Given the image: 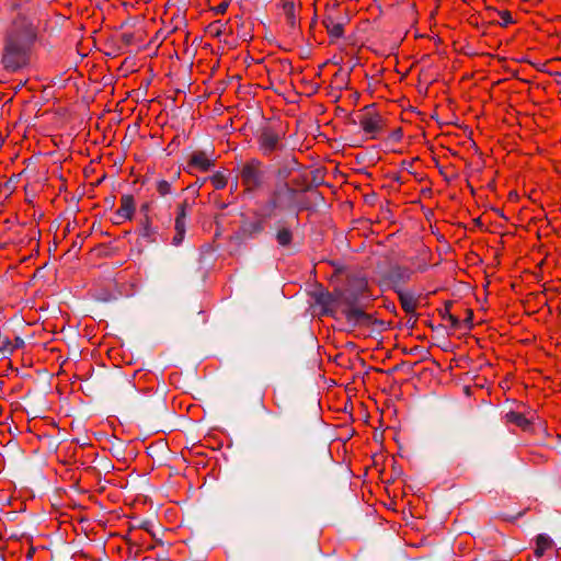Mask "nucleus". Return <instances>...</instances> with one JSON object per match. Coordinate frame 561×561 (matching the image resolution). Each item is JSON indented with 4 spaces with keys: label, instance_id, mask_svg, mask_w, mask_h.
<instances>
[{
    "label": "nucleus",
    "instance_id": "37",
    "mask_svg": "<svg viewBox=\"0 0 561 561\" xmlns=\"http://www.w3.org/2000/svg\"><path fill=\"white\" fill-rule=\"evenodd\" d=\"M152 526H153V523L151 520H142L140 524H139V528L141 529H145L146 531L150 533L152 536H154V534L152 533Z\"/></svg>",
    "mask_w": 561,
    "mask_h": 561
},
{
    "label": "nucleus",
    "instance_id": "31",
    "mask_svg": "<svg viewBox=\"0 0 561 561\" xmlns=\"http://www.w3.org/2000/svg\"><path fill=\"white\" fill-rule=\"evenodd\" d=\"M462 325L468 330L473 328V311L471 309L466 310V318L462 321Z\"/></svg>",
    "mask_w": 561,
    "mask_h": 561
},
{
    "label": "nucleus",
    "instance_id": "42",
    "mask_svg": "<svg viewBox=\"0 0 561 561\" xmlns=\"http://www.w3.org/2000/svg\"><path fill=\"white\" fill-rule=\"evenodd\" d=\"M318 170L312 172V182L310 183L312 184V187L318 186L322 183L321 179L318 176Z\"/></svg>",
    "mask_w": 561,
    "mask_h": 561
},
{
    "label": "nucleus",
    "instance_id": "39",
    "mask_svg": "<svg viewBox=\"0 0 561 561\" xmlns=\"http://www.w3.org/2000/svg\"><path fill=\"white\" fill-rule=\"evenodd\" d=\"M184 236H185V232H180V231H175V234L173 237V240H172V243L174 245H180L181 242L183 241L184 239Z\"/></svg>",
    "mask_w": 561,
    "mask_h": 561
},
{
    "label": "nucleus",
    "instance_id": "47",
    "mask_svg": "<svg viewBox=\"0 0 561 561\" xmlns=\"http://www.w3.org/2000/svg\"><path fill=\"white\" fill-rule=\"evenodd\" d=\"M336 21H344V25L350 22V16L345 14L344 16L335 18Z\"/></svg>",
    "mask_w": 561,
    "mask_h": 561
},
{
    "label": "nucleus",
    "instance_id": "51",
    "mask_svg": "<svg viewBox=\"0 0 561 561\" xmlns=\"http://www.w3.org/2000/svg\"><path fill=\"white\" fill-rule=\"evenodd\" d=\"M178 207H184V210L186 211V208L188 207V203L187 201H184L183 203H181Z\"/></svg>",
    "mask_w": 561,
    "mask_h": 561
},
{
    "label": "nucleus",
    "instance_id": "2",
    "mask_svg": "<svg viewBox=\"0 0 561 561\" xmlns=\"http://www.w3.org/2000/svg\"><path fill=\"white\" fill-rule=\"evenodd\" d=\"M332 462L329 445L310 446L294 458L290 472L297 479L314 478L321 476Z\"/></svg>",
    "mask_w": 561,
    "mask_h": 561
},
{
    "label": "nucleus",
    "instance_id": "7",
    "mask_svg": "<svg viewBox=\"0 0 561 561\" xmlns=\"http://www.w3.org/2000/svg\"><path fill=\"white\" fill-rule=\"evenodd\" d=\"M257 133L259 147L263 154L270 156L272 152L285 148V145L282 142L285 131L279 124L264 125Z\"/></svg>",
    "mask_w": 561,
    "mask_h": 561
},
{
    "label": "nucleus",
    "instance_id": "4",
    "mask_svg": "<svg viewBox=\"0 0 561 561\" xmlns=\"http://www.w3.org/2000/svg\"><path fill=\"white\" fill-rule=\"evenodd\" d=\"M28 49L21 38L9 37L5 42L2 64L5 69L16 71L24 67L28 60Z\"/></svg>",
    "mask_w": 561,
    "mask_h": 561
},
{
    "label": "nucleus",
    "instance_id": "29",
    "mask_svg": "<svg viewBox=\"0 0 561 561\" xmlns=\"http://www.w3.org/2000/svg\"><path fill=\"white\" fill-rule=\"evenodd\" d=\"M494 12H496L501 19H502V22L500 23L501 26H507L508 24H512L514 21L512 19V15L508 11H496V10H493Z\"/></svg>",
    "mask_w": 561,
    "mask_h": 561
},
{
    "label": "nucleus",
    "instance_id": "57",
    "mask_svg": "<svg viewBox=\"0 0 561 561\" xmlns=\"http://www.w3.org/2000/svg\"><path fill=\"white\" fill-rule=\"evenodd\" d=\"M316 21H317V16H314V18L312 19V24H314V23H316Z\"/></svg>",
    "mask_w": 561,
    "mask_h": 561
},
{
    "label": "nucleus",
    "instance_id": "45",
    "mask_svg": "<svg viewBox=\"0 0 561 561\" xmlns=\"http://www.w3.org/2000/svg\"><path fill=\"white\" fill-rule=\"evenodd\" d=\"M427 325L432 329V330H435V331H440V330H445V325L443 324H438V325H434V323L432 322H428Z\"/></svg>",
    "mask_w": 561,
    "mask_h": 561
},
{
    "label": "nucleus",
    "instance_id": "3",
    "mask_svg": "<svg viewBox=\"0 0 561 561\" xmlns=\"http://www.w3.org/2000/svg\"><path fill=\"white\" fill-rule=\"evenodd\" d=\"M366 284L360 283L357 288L337 291V298L345 306L342 312L351 328L358 327V323L369 322L370 314L365 312L362 304Z\"/></svg>",
    "mask_w": 561,
    "mask_h": 561
},
{
    "label": "nucleus",
    "instance_id": "54",
    "mask_svg": "<svg viewBox=\"0 0 561 561\" xmlns=\"http://www.w3.org/2000/svg\"><path fill=\"white\" fill-rule=\"evenodd\" d=\"M400 366H401V365H397V366H394L391 370H389V371H388V374H391V373H393V371L399 370V369H400Z\"/></svg>",
    "mask_w": 561,
    "mask_h": 561
},
{
    "label": "nucleus",
    "instance_id": "9",
    "mask_svg": "<svg viewBox=\"0 0 561 561\" xmlns=\"http://www.w3.org/2000/svg\"><path fill=\"white\" fill-rule=\"evenodd\" d=\"M275 165L277 167L275 170L276 182H287L289 175L300 169L297 158L291 153L275 158Z\"/></svg>",
    "mask_w": 561,
    "mask_h": 561
},
{
    "label": "nucleus",
    "instance_id": "36",
    "mask_svg": "<svg viewBox=\"0 0 561 561\" xmlns=\"http://www.w3.org/2000/svg\"><path fill=\"white\" fill-rule=\"evenodd\" d=\"M453 329H460L462 325V322L455 317L454 314H448V319Z\"/></svg>",
    "mask_w": 561,
    "mask_h": 561
},
{
    "label": "nucleus",
    "instance_id": "18",
    "mask_svg": "<svg viewBox=\"0 0 561 561\" xmlns=\"http://www.w3.org/2000/svg\"><path fill=\"white\" fill-rule=\"evenodd\" d=\"M240 231L244 238H255L264 231V222L263 220L245 221L242 224Z\"/></svg>",
    "mask_w": 561,
    "mask_h": 561
},
{
    "label": "nucleus",
    "instance_id": "44",
    "mask_svg": "<svg viewBox=\"0 0 561 561\" xmlns=\"http://www.w3.org/2000/svg\"><path fill=\"white\" fill-rule=\"evenodd\" d=\"M23 346H24V340L20 336H16L14 339V345H12V347H14V350H15V348H21Z\"/></svg>",
    "mask_w": 561,
    "mask_h": 561
},
{
    "label": "nucleus",
    "instance_id": "32",
    "mask_svg": "<svg viewBox=\"0 0 561 561\" xmlns=\"http://www.w3.org/2000/svg\"><path fill=\"white\" fill-rule=\"evenodd\" d=\"M1 352L12 354L14 351V347H12V343L9 337H3L1 340Z\"/></svg>",
    "mask_w": 561,
    "mask_h": 561
},
{
    "label": "nucleus",
    "instance_id": "48",
    "mask_svg": "<svg viewBox=\"0 0 561 561\" xmlns=\"http://www.w3.org/2000/svg\"><path fill=\"white\" fill-rule=\"evenodd\" d=\"M149 209V205L148 204H144L141 207H140V211L146 214L147 215V211Z\"/></svg>",
    "mask_w": 561,
    "mask_h": 561
},
{
    "label": "nucleus",
    "instance_id": "35",
    "mask_svg": "<svg viewBox=\"0 0 561 561\" xmlns=\"http://www.w3.org/2000/svg\"><path fill=\"white\" fill-rule=\"evenodd\" d=\"M453 306V301H446L445 302V308L444 309H440L438 310V313L439 316L443 318V319H448V314H451L449 312L450 308Z\"/></svg>",
    "mask_w": 561,
    "mask_h": 561
},
{
    "label": "nucleus",
    "instance_id": "27",
    "mask_svg": "<svg viewBox=\"0 0 561 561\" xmlns=\"http://www.w3.org/2000/svg\"><path fill=\"white\" fill-rule=\"evenodd\" d=\"M364 325H377L379 333L387 329V323L385 321L379 320V319H375L371 314H370L369 322H367V323H358V327H364Z\"/></svg>",
    "mask_w": 561,
    "mask_h": 561
},
{
    "label": "nucleus",
    "instance_id": "14",
    "mask_svg": "<svg viewBox=\"0 0 561 561\" xmlns=\"http://www.w3.org/2000/svg\"><path fill=\"white\" fill-rule=\"evenodd\" d=\"M135 211V199L133 195H123L121 198V207L116 210L115 216L123 220H130Z\"/></svg>",
    "mask_w": 561,
    "mask_h": 561
},
{
    "label": "nucleus",
    "instance_id": "41",
    "mask_svg": "<svg viewBox=\"0 0 561 561\" xmlns=\"http://www.w3.org/2000/svg\"><path fill=\"white\" fill-rule=\"evenodd\" d=\"M348 77H350V72L343 75L342 70H339L335 75H334V78H342L341 79V82H344L345 84L348 82Z\"/></svg>",
    "mask_w": 561,
    "mask_h": 561
},
{
    "label": "nucleus",
    "instance_id": "13",
    "mask_svg": "<svg viewBox=\"0 0 561 561\" xmlns=\"http://www.w3.org/2000/svg\"><path fill=\"white\" fill-rule=\"evenodd\" d=\"M322 24L331 38H342L344 36V21H336L332 15H325Z\"/></svg>",
    "mask_w": 561,
    "mask_h": 561
},
{
    "label": "nucleus",
    "instance_id": "22",
    "mask_svg": "<svg viewBox=\"0 0 561 561\" xmlns=\"http://www.w3.org/2000/svg\"><path fill=\"white\" fill-rule=\"evenodd\" d=\"M284 206L285 205L280 202L279 196H276V191L273 190L271 197L266 203V208L270 210L268 215H271L275 209H285Z\"/></svg>",
    "mask_w": 561,
    "mask_h": 561
},
{
    "label": "nucleus",
    "instance_id": "46",
    "mask_svg": "<svg viewBox=\"0 0 561 561\" xmlns=\"http://www.w3.org/2000/svg\"><path fill=\"white\" fill-rule=\"evenodd\" d=\"M103 468L105 470H108L111 468H114V466L108 460L105 459V460H103Z\"/></svg>",
    "mask_w": 561,
    "mask_h": 561
},
{
    "label": "nucleus",
    "instance_id": "28",
    "mask_svg": "<svg viewBox=\"0 0 561 561\" xmlns=\"http://www.w3.org/2000/svg\"><path fill=\"white\" fill-rule=\"evenodd\" d=\"M157 190L161 196H165L171 193V183L165 180H160L157 183Z\"/></svg>",
    "mask_w": 561,
    "mask_h": 561
},
{
    "label": "nucleus",
    "instance_id": "30",
    "mask_svg": "<svg viewBox=\"0 0 561 561\" xmlns=\"http://www.w3.org/2000/svg\"><path fill=\"white\" fill-rule=\"evenodd\" d=\"M405 354H409V355H421L422 356V359H425L427 357V354L428 352L425 351L423 347L421 346H414L408 351H404Z\"/></svg>",
    "mask_w": 561,
    "mask_h": 561
},
{
    "label": "nucleus",
    "instance_id": "38",
    "mask_svg": "<svg viewBox=\"0 0 561 561\" xmlns=\"http://www.w3.org/2000/svg\"><path fill=\"white\" fill-rule=\"evenodd\" d=\"M121 39L125 45H130L134 42V34L133 33H124L121 35Z\"/></svg>",
    "mask_w": 561,
    "mask_h": 561
},
{
    "label": "nucleus",
    "instance_id": "23",
    "mask_svg": "<svg viewBox=\"0 0 561 561\" xmlns=\"http://www.w3.org/2000/svg\"><path fill=\"white\" fill-rule=\"evenodd\" d=\"M291 186L299 190V192H311L312 191V184H309L307 182V176L305 174L296 178L293 180Z\"/></svg>",
    "mask_w": 561,
    "mask_h": 561
},
{
    "label": "nucleus",
    "instance_id": "40",
    "mask_svg": "<svg viewBox=\"0 0 561 561\" xmlns=\"http://www.w3.org/2000/svg\"><path fill=\"white\" fill-rule=\"evenodd\" d=\"M186 224L185 220L175 219V231L185 232Z\"/></svg>",
    "mask_w": 561,
    "mask_h": 561
},
{
    "label": "nucleus",
    "instance_id": "11",
    "mask_svg": "<svg viewBox=\"0 0 561 561\" xmlns=\"http://www.w3.org/2000/svg\"><path fill=\"white\" fill-rule=\"evenodd\" d=\"M214 149L197 150L190 154L188 165L202 171H209L214 167Z\"/></svg>",
    "mask_w": 561,
    "mask_h": 561
},
{
    "label": "nucleus",
    "instance_id": "55",
    "mask_svg": "<svg viewBox=\"0 0 561 561\" xmlns=\"http://www.w3.org/2000/svg\"><path fill=\"white\" fill-rule=\"evenodd\" d=\"M323 199L322 195L320 193H318V196H317V199Z\"/></svg>",
    "mask_w": 561,
    "mask_h": 561
},
{
    "label": "nucleus",
    "instance_id": "52",
    "mask_svg": "<svg viewBox=\"0 0 561 561\" xmlns=\"http://www.w3.org/2000/svg\"><path fill=\"white\" fill-rule=\"evenodd\" d=\"M493 211H495L497 215H500V216H501V217H503L504 219H507V218L504 216V214H503L500 209H497V208H493Z\"/></svg>",
    "mask_w": 561,
    "mask_h": 561
},
{
    "label": "nucleus",
    "instance_id": "24",
    "mask_svg": "<svg viewBox=\"0 0 561 561\" xmlns=\"http://www.w3.org/2000/svg\"><path fill=\"white\" fill-rule=\"evenodd\" d=\"M507 419L510 422L523 428H526L529 425V421L522 413L518 412L507 413Z\"/></svg>",
    "mask_w": 561,
    "mask_h": 561
},
{
    "label": "nucleus",
    "instance_id": "6",
    "mask_svg": "<svg viewBox=\"0 0 561 561\" xmlns=\"http://www.w3.org/2000/svg\"><path fill=\"white\" fill-rule=\"evenodd\" d=\"M240 178L247 192H255L265 185L267 173L259 159H251L241 167Z\"/></svg>",
    "mask_w": 561,
    "mask_h": 561
},
{
    "label": "nucleus",
    "instance_id": "26",
    "mask_svg": "<svg viewBox=\"0 0 561 561\" xmlns=\"http://www.w3.org/2000/svg\"><path fill=\"white\" fill-rule=\"evenodd\" d=\"M110 451L114 457H122L124 455V443L119 439H116L115 442L112 443Z\"/></svg>",
    "mask_w": 561,
    "mask_h": 561
},
{
    "label": "nucleus",
    "instance_id": "20",
    "mask_svg": "<svg viewBox=\"0 0 561 561\" xmlns=\"http://www.w3.org/2000/svg\"><path fill=\"white\" fill-rule=\"evenodd\" d=\"M339 300L337 298V293L336 294H333V293H329V291H320L317 296H316V301L317 304L323 306V307H327V306H330V305H333L335 304L336 301Z\"/></svg>",
    "mask_w": 561,
    "mask_h": 561
},
{
    "label": "nucleus",
    "instance_id": "33",
    "mask_svg": "<svg viewBox=\"0 0 561 561\" xmlns=\"http://www.w3.org/2000/svg\"><path fill=\"white\" fill-rule=\"evenodd\" d=\"M229 7V0L222 1L220 4H218L216 8L213 9V11L216 14H224Z\"/></svg>",
    "mask_w": 561,
    "mask_h": 561
},
{
    "label": "nucleus",
    "instance_id": "17",
    "mask_svg": "<svg viewBox=\"0 0 561 561\" xmlns=\"http://www.w3.org/2000/svg\"><path fill=\"white\" fill-rule=\"evenodd\" d=\"M279 8L283 10L286 15L287 23L291 28H295L298 25V18L296 15V4L294 0H279Z\"/></svg>",
    "mask_w": 561,
    "mask_h": 561
},
{
    "label": "nucleus",
    "instance_id": "15",
    "mask_svg": "<svg viewBox=\"0 0 561 561\" xmlns=\"http://www.w3.org/2000/svg\"><path fill=\"white\" fill-rule=\"evenodd\" d=\"M396 293L399 296V300H400L402 309L407 313L412 314V317H417V314L415 313L417 300H416L413 291H410V290L405 291L403 289H397Z\"/></svg>",
    "mask_w": 561,
    "mask_h": 561
},
{
    "label": "nucleus",
    "instance_id": "12",
    "mask_svg": "<svg viewBox=\"0 0 561 561\" xmlns=\"http://www.w3.org/2000/svg\"><path fill=\"white\" fill-rule=\"evenodd\" d=\"M274 190L276 191V196H279L280 202L285 205L284 208L291 209L299 190L291 186L288 182H276Z\"/></svg>",
    "mask_w": 561,
    "mask_h": 561
},
{
    "label": "nucleus",
    "instance_id": "21",
    "mask_svg": "<svg viewBox=\"0 0 561 561\" xmlns=\"http://www.w3.org/2000/svg\"><path fill=\"white\" fill-rule=\"evenodd\" d=\"M157 233V229L151 226L149 218L146 217L145 221L141 224L140 236L147 239L149 242H153V236Z\"/></svg>",
    "mask_w": 561,
    "mask_h": 561
},
{
    "label": "nucleus",
    "instance_id": "1",
    "mask_svg": "<svg viewBox=\"0 0 561 561\" xmlns=\"http://www.w3.org/2000/svg\"><path fill=\"white\" fill-rule=\"evenodd\" d=\"M124 399L121 402V409L126 414H133L156 432H165L170 426L165 419L170 415L165 400L160 396L145 398L139 394L135 385L125 380L123 382Z\"/></svg>",
    "mask_w": 561,
    "mask_h": 561
},
{
    "label": "nucleus",
    "instance_id": "50",
    "mask_svg": "<svg viewBox=\"0 0 561 561\" xmlns=\"http://www.w3.org/2000/svg\"><path fill=\"white\" fill-rule=\"evenodd\" d=\"M473 222H474V225H476V226H478V227H480V228L482 227V221H481V219H480V218H476V219L473 220Z\"/></svg>",
    "mask_w": 561,
    "mask_h": 561
},
{
    "label": "nucleus",
    "instance_id": "16",
    "mask_svg": "<svg viewBox=\"0 0 561 561\" xmlns=\"http://www.w3.org/2000/svg\"><path fill=\"white\" fill-rule=\"evenodd\" d=\"M37 36L36 28L32 22L24 20L20 33L14 36H10L11 38H21L22 43H24L27 47L35 42Z\"/></svg>",
    "mask_w": 561,
    "mask_h": 561
},
{
    "label": "nucleus",
    "instance_id": "56",
    "mask_svg": "<svg viewBox=\"0 0 561 561\" xmlns=\"http://www.w3.org/2000/svg\"><path fill=\"white\" fill-rule=\"evenodd\" d=\"M323 199L322 195L320 193H318V196H317V199Z\"/></svg>",
    "mask_w": 561,
    "mask_h": 561
},
{
    "label": "nucleus",
    "instance_id": "25",
    "mask_svg": "<svg viewBox=\"0 0 561 561\" xmlns=\"http://www.w3.org/2000/svg\"><path fill=\"white\" fill-rule=\"evenodd\" d=\"M209 179L216 190H221L227 185V179L221 173H216Z\"/></svg>",
    "mask_w": 561,
    "mask_h": 561
},
{
    "label": "nucleus",
    "instance_id": "10",
    "mask_svg": "<svg viewBox=\"0 0 561 561\" xmlns=\"http://www.w3.org/2000/svg\"><path fill=\"white\" fill-rule=\"evenodd\" d=\"M271 231L280 248H288L291 245L294 232L284 219L275 221L273 226H271Z\"/></svg>",
    "mask_w": 561,
    "mask_h": 561
},
{
    "label": "nucleus",
    "instance_id": "53",
    "mask_svg": "<svg viewBox=\"0 0 561 561\" xmlns=\"http://www.w3.org/2000/svg\"><path fill=\"white\" fill-rule=\"evenodd\" d=\"M415 323H416V318L414 320L410 319L408 321V325H410L411 328H413L415 325Z\"/></svg>",
    "mask_w": 561,
    "mask_h": 561
},
{
    "label": "nucleus",
    "instance_id": "49",
    "mask_svg": "<svg viewBox=\"0 0 561 561\" xmlns=\"http://www.w3.org/2000/svg\"><path fill=\"white\" fill-rule=\"evenodd\" d=\"M213 35H214L215 37H219V36L221 35V30H220V28H217V30L213 31Z\"/></svg>",
    "mask_w": 561,
    "mask_h": 561
},
{
    "label": "nucleus",
    "instance_id": "5",
    "mask_svg": "<svg viewBox=\"0 0 561 561\" xmlns=\"http://www.w3.org/2000/svg\"><path fill=\"white\" fill-rule=\"evenodd\" d=\"M374 107L375 104H369L360 111L357 117L347 116L350 125H359L366 134L370 135L371 139H375L386 125V119L379 113L371 112Z\"/></svg>",
    "mask_w": 561,
    "mask_h": 561
},
{
    "label": "nucleus",
    "instance_id": "43",
    "mask_svg": "<svg viewBox=\"0 0 561 561\" xmlns=\"http://www.w3.org/2000/svg\"><path fill=\"white\" fill-rule=\"evenodd\" d=\"M187 217V214L186 211L184 210V207H178V214H176V217L175 219H182V220H185Z\"/></svg>",
    "mask_w": 561,
    "mask_h": 561
},
{
    "label": "nucleus",
    "instance_id": "34",
    "mask_svg": "<svg viewBox=\"0 0 561 561\" xmlns=\"http://www.w3.org/2000/svg\"><path fill=\"white\" fill-rule=\"evenodd\" d=\"M402 129L401 128H396L394 130H392L389 135V139L393 142H398L401 140L402 138Z\"/></svg>",
    "mask_w": 561,
    "mask_h": 561
},
{
    "label": "nucleus",
    "instance_id": "8",
    "mask_svg": "<svg viewBox=\"0 0 561 561\" xmlns=\"http://www.w3.org/2000/svg\"><path fill=\"white\" fill-rule=\"evenodd\" d=\"M409 267L398 264H391L382 274V280L394 291L402 289L401 287L408 283L412 276Z\"/></svg>",
    "mask_w": 561,
    "mask_h": 561
},
{
    "label": "nucleus",
    "instance_id": "19",
    "mask_svg": "<svg viewBox=\"0 0 561 561\" xmlns=\"http://www.w3.org/2000/svg\"><path fill=\"white\" fill-rule=\"evenodd\" d=\"M537 548L535 554L537 558H541L547 549L552 546L551 538L546 534H539L536 539Z\"/></svg>",
    "mask_w": 561,
    "mask_h": 561
}]
</instances>
